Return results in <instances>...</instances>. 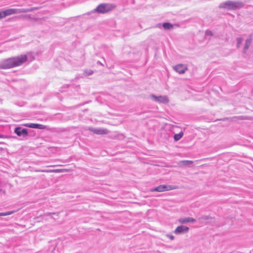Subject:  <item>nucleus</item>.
Instances as JSON below:
<instances>
[{
	"label": "nucleus",
	"mask_w": 253,
	"mask_h": 253,
	"mask_svg": "<svg viewBox=\"0 0 253 253\" xmlns=\"http://www.w3.org/2000/svg\"><path fill=\"white\" fill-rule=\"evenodd\" d=\"M24 126H26L27 127H30V128H34L43 129L45 128L44 126H43L42 125H41V124H33V123L26 124Z\"/></svg>",
	"instance_id": "obj_11"
},
{
	"label": "nucleus",
	"mask_w": 253,
	"mask_h": 253,
	"mask_svg": "<svg viewBox=\"0 0 253 253\" xmlns=\"http://www.w3.org/2000/svg\"><path fill=\"white\" fill-rule=\"evenodd\" d=\"M150 97L152 100L159 103L167 104L169 102V99L166 95L156 96L152 94Z\"/></svg>",
	"instance_id": "obj_6"
},
{
	"label": "nucleus",
	"mask_w": 253,
	"mask_h": 253,
	"mask_svg": "<svg viewBox=\"0 0 253 253\" xmlns=\"http://www.w3.org/2000/svg\"><path fill=\"white\" fill-rule=\"evenodd\" d=\"M173 70L179 74H184L187 70V66L185 64H179L173 67Z\"/></svg>",
	"instance_id": "obj_7"
},
{
	"label": "nucleus",
	"mask_w": 253,
	"mask_h": 253,
	"mask_svg": "<svg viewBox=\"0 0 253 253\" xmlns=\"http://www.w3.org/2000/svg\"><path fill=\"white\" fill-rule=\"evenodd\" d=\"M189 231V228L183 225H180L177 227L174 230V233L176 234H180L183 233H187Z\"/></svg>",
	"instance_id": "obj_8"
},
{
	"label": "nucleus",
	"mask_w": 253,
	"mask_h": 253,
	"mask_svg": "<svg viewBox=\"0 0 253 253\" xmlns=\"http://www.w3.org/2000/svg\"><path fill=\"white\" fill-rule=\"evenodd\" d=\"M177 187L176 186L170 185H161L157 187L151 189V192L157 191L159 192L169 191L171 190L176 189Z\"/></svg>",
	"instance_id": "obj_5"
},
{
	"label": "nucleus",
	"mask_w": 253,
	"mask_h": 253,
	"mask_svg": "<svg viewBox=\"0 0 253 253\" xmlns=\"http://www.w3.org/2000/svg\"><path fill=\"white\" fill-rule=\"evenodd\" d=\"M168 237H169V238H170L171 240H173L174 237L173 235H167Z\"/></svg>",
	"instance_id": "obj_21"
},
{
	"label": "nucleus",
	"mask_w": 253,
	"mask_h": 253,
	"mask_svg": "<svg viewBox=\"0 0 253 253\" xmlns=\"http://www.w3.org/2000/svg\"><path fill=\"white\" fill-rule=\"evenodd\" d=\"M84 75L85 76H89L93 74V71L91 70H85L84 72Z\"/></svg>",
	"instance_id": "obj_18"
},
{
	"label": "nucleus",
	"mask_w": 253,
	"mask_h": 253,
	"mask_svg": "<svg viewBox=\"0 0 253 253\" xmlns=\"http://www.w3.org/2000/svg\"><path fill=\"white\" fill-rule=\"evenodd\" d=\"M205 34L207 36H211L213 35L212 32L210 30H207Z\"/></svg>",
	"instance_id": "obj_19"
},
{
	"label": "nucleus",
	"mask_w": 253,
	"mask_h": 253,
	"mask_svg": "<svg viewBox=\"0 0 253 253\" xmlns=\"http://www.w3.org/2000/svg\"><path fill=\"white\" fill-rule=\"evenodd\" d=\"M244 5V3L241 1L227 0L220 3L219 7L228 10H236L243 7Z\"/></svg>",
	"instance_id": "obj_2"
},
{
	"label": "nucleus",
	"mask_w": 253,
	"mask_h": 253,
	"mask_svg": "<svg viewBox=\"0 0 253 253\" xmlns=\"http://www.w3.org/2000/svg\"><path fill=\"white\" fill-rule=\"evenodd\" d=\"M186 162L187 163H190V164L192 163V162L191 161H186Z\"/></svg>",
	"instance_id": "obj_22"
},
{
	"label": "nucleus",
	"mask_w": 253,
	"mask_h": 253,
	"mask_svg": "<svg viewBox=\"0 0 253 253\" xmlns=\"http://www.w3.org/2000/svg\"><path fill=\"white\" fill-rule=\"evenodd\" d=\"M38 171L44 172H62L65 171V169H45V170H39Z\"/></svg>",
	"instance_id": "obj_13"
},
{
	"label": "nucleus",
	"mask_w": 253,
	"mask_h": 253,
	"mask_svg": "<svg viewBox=\"0 0 253 253\" xmlns=\"http://www.w3.org/2000/svg\"><path fill=\"white\" fill-rule=\"evenodd\" d=\"M242 42H243L242 38H240L237 39L238 46H239L242 43Z\"/></svg>",
	"instance_id": "obj_20"
},
{
	"label": "nucleus",
	"mask_w": 253,
	"mask_h": 253,
	"mask_svg": "<svg viewBox=\"0 0 253 253\" xmlns=\"http://www.w3.org/2000/svg\"><path fill=\"white\" fill-rule=\"evenodd\" d=\"M252 42V38H249L246 41V43L244 47V50H247L250 47Z\"/></svg>",
	"instance_id": "obj_14"
},
{
	"label": "nucleus",
	"mask_w": 253,
	"mask_h": 253,
	"mask_svg": "<svg viewBox=\"0 0 253 253\" xmlns=\"http://www.w3.org/2000/svg\"><path fill=\"white\" fill-rule=\"evenodd\" d=\"M14 211H9L5 212H0V216H6L13 214Z\"/></svg>",
	"instance_id": "obj_17"
},
{
	"label": "nucleus",
	"mask_w": 253,
	"mask_h": 253,
	"mask_svg": "<svg viewBox=\"0 0 253 253\" xmlns=\"http://www.w3.org/2000/svg\"><path fill=\"white\" fill-rule=\"evenodd\" d=\"M183 135V132L181 131L179 133H178L177 134H175L174 135V137H173L175 141H178V140H180L182 137Z\"/></svg>",
	"instance_id": "obj_15"
},
{
	"label": "nucleus",
	"mask_w": 253,
	"mask_h": 253,
	"mask_svg": "<svg viewBox=\"0 0 253 253\" xmlns=\"http://www.w3.org/2000/svg\"><path fill=\"white\" fill-rule=\"evenodd\" d=\"M114 8L112 4L108 3H102L99 4L94 10L100 13H104L107 12Z\"/></svg>",
	"instance_id": "obj_4"
},
{
	"label": "nucleus",
	"mask_w": 253,
	"mask_h": 253,
	"mask_svg": "<svg viewBox=\"0 0 253 253\" xmlns=\"http://www.w3.org/2000/svg\"><path fill=\"white\" fill-rule=\"evenodd\" d=\"M23 12H25V11L23 9L16 8H9L2 11H0V19L4 18L7 16L14 14L20 13Z\"/></svg>",
	"instance_id": "obj_3"
},
{
	"label": "nucleus",
	"mask_w": 253,
	"mask_h": 253,
	"mask_svg": "<svg viewBox=\"0 0 253 253\" xmlns=\"http://www.w3.org/2000/svg\"><path fill=\"white\" fill-rule=\"evenodd\" d=\"M178 222L181 224H185L189 222H194L196 220L192 217H181L177 220Z\"/></svg>",
	"instance_id": "obj_9"
},
{
	"label": "nucleus",
	"mask_w": 253,
	"mask_h": 253,
	"mask_svg": "<svg viewBox=\"0 0 253 253\" xmlns=\"http://www.w3.org/2000/svg\"><path fill=\"white\" fill-rule=\"evenodd\" d=\"M14 132L18 136H26L28 134L27 130L25 128L21 129L20 127H16Z\"/></svg>",
	"instance_id": "obj_10"
},
{
	"label": "nucleus",
	"mask_w": 253,
	"mask_h": 253,
	"mask_svg": "<svg viewBox=\"0 0 253 253\" xmlns=\"http://www.w3.org/2000/svg\"><path fill=\"white\" fill-rule=\"evenodd\" d=\"M163 27L165 29H170L172 27V25L169 23H164L163 25Z\"/></svg>",
	"instance_id": "obj_16"
},
{
	"label": "nucleus",
	"mask_w": 253,
	"mask_h": 253,
	"mask_svg": "<svg viewBox=\"0 0 253 253\" xmlns=\"http://www.w3.org/2000/svg\"><path fill=\"white\" fill-rule=\"evenodd\" d=\"M27 59V55H21L19 56L7 59L0 64L1 69H9L21 65Z\"/></svg>",
	"instance_id": "obj_1"
},
{
	"label": "nucleus",
	"mask_w": 253,
	"mask_h": 253,
	"mask_svg": "<svg viewBox=\"0 0 253 253\" xmlns=\"http://www.w3.org/2000/svg\"><path fill=\"white\" fill-rule=\"evenodd\" d=\"M90 130L94 133L97 134H106L108 132V130L104 128H91Z\"/></svg>",
	"instance_id": "obj_12"
}]
</instances>
